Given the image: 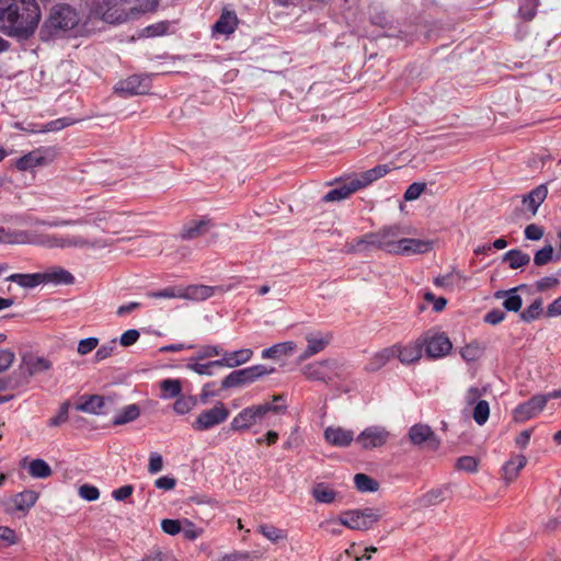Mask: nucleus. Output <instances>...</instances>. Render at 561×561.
I'll use <instances>...</instances> for the list:
<instances>
[{
	"label": "nucleus",
	"instance_id": "nucleus-55",
	"mask_svg": "<svg viewBox=\"0 0 561 561\" xmlns=\"http://www.w3.org/2000/svg\"><path fill=\"white\" fill-rule=\"evenodd\" d=\"M25 386V379L20 378L15 371L12 377L0 378V391L12 390Z\"/></svg>",
	"mask_w": 561,
	"mask_h": 561
},
{
	"label": "nucleus",
	"instance_id": "nucleus-29",
	"mask_svg": "<svg viewBox=\"0 0 561 561\" xmlns=\"http://www.w3.org/2000/svg\"><path fill=\"white\" fill-rule=\"evenodd\" d=\"M359 184H357L355 182V180H352L350 181L348 183L346 184H343L339 187H335L331 191H329L324 196H323V201L327 202V203H330V202H339V201H342V199H345L347 198L352 193L356 192L357 190H359L358 187Z\"/></svg>",
	"mask_w": 561,
	"mask_h": 561
},
{
	"label": "nucleus",
	"instance_id": "nucleus-5",
	"mask_svg": "<svg viewBox=\"0 0 561 561\" xmlns=\"http://www.w3.org/2000/svg\"><path fill=\"white\" fill-rule=\"evenodd\" d=\"M381 516L379 508L350 510L341 515L340 523L350 529L366 531L373 528Z\"/></svg>",
	"mask_w": 561,
	"mask_h": 561
},
{
	"label": "nucleus",
	"instance_id": "nucleus-58",
	"mask_svg": "<svg viewBox=\"0 0 561 561\" xmlns=\"http://www.w3.org/2000/svg\"><path fill=\"white\" fill-rule=\"evenodd\" d=\"M343 526L340 523V519L336 520L334 518L325 519L319 524V527L324 529L328 534L332 536H341L343 530L341 528Z\"/></svg>",
	"mask_w": 561,
	"mask_h": 561
},
{
	"label": "nucleus",
	"instance_id": "nucleus-18",
	"mask_svg": "<svg viewBox=\"0 0 561 561\" xmlns=\"http://www.w3.org/2000/svg\"><path fill=\"white\" fill-rule=\"evenodd\" d=\"M221 286H207V285H190L182 288V299L203 301L213 297L216 293H224Z\"/></svg>",
	"mask_w": 561,
	"mask_h": 561
},
{
	"label": "nucleus",
	"instance_id": "nucleus-35",
	"mask_svg": "<svg viewBox=\"0 0 561 561\" xmlns=\"http://www.w3.org/2000/svg\"><path fill=\"white\" fill-rule=\"evenodd\" d=\"M7 280L13 282L23 288H34L44 283V277H42L41 273L12 274L7 277Z\"/></svg>",
	"mask_w": 561,
	"mask_h": 561
},
{
	"label": "nucleus",
	"instance_id": "nucleus-50",
	"mask_svg": "<svg viewBox=\"0 0 561 561\" xmlns=\"http://www.w3.org/2000/svg\"><path fill=\"white\" fill-rule=\"evenodd\" d=\"M112 219V216H107L105 213L99 214L95 217H88L84 220H65L60 222L49 224L50 226H59V225H76V224H93L96 227H101L103 224L107 222Z\"/></svg>",
	"mask_w": 561,
	"mask_h": 561
},
{
	"label": "nucleus",
	"instance_id": "nucleus-46",
	"mask_svg": "<svg viewBox=\"0 0 561 561\" xmlns=\"http://www.w3.org/2000/svg\"><path fill=\"white\" fill-rule=\"evenodd\" d=\"M197 404V399L193 396H179L173 404V411L179 415L188 413Z\"/></svg>",
	"mask_w": 561,
	"mask_h": 561
},
{
	"label": "nucleus",
	"instance_id": "nucleus-48",
	"mask_svg": "<svg viewBox=\"0 0 561 561\" xmlns=\"http://www.w3.org/2000/svg\"><path fill=\"white\" fill-rule=\"evenodd\" d=\"M140 414V410L137 404H129L125 407L118 415L114 419L113 423L115 425L126 424L136 420Z\"/></svg>",
	"mask_w": 561,
	"mask_h": 561
},
{
	"label": "nucleus",
	"instance_id": "nucleus-63",
	"mask_svg": "<svg viewBox=\"0 0 561 561\" xmlns=\"http://www.w3.org/2000/svg\"><path fill=\"white\" fill-rule=\"evenodd\" d=\"M15 359L13 351L8 348L0 350V373L9 369Z\"/></svg>",
	"mask_w": 561,
	"mask_h": 561
},
{
	"label": "nucleus",
	"instance_id": "nucleus-10",
	"mask_svg": "<svg viewBox=\"0 0 561 561\" xmlns=\"http://www.w3.org/2000/svg\"><path fill=\"white\" fill-rule=\"evenodd\" d=\"M337 368L335 360L323 359L305 365L301 373L308 380L329 382L337 375Z\"/></svg>",
	"mask_w": 561,
	"mask_h": 561
},
{
	"label": "nucleus",
	"instance_id": "nucleus-45",
	"mask_svg": "<svg viewBox=\"0 0 561 561\" xmlns=\"http://www.w3.org/2000/svg\"><path fill=\"white\" fill-rule=\"evenodd\" d=\"M376 238L375 233H367L356 240L350 245V251L352 252H359V251H366L370 249H377L376 244Z\"/></svg>",
	"mask_w": 561,
	"mask_h": 561
},
{
	"label": "nucleus",
	"instance_id": "nucleus-44",
	"mask_svg": "<svg viewBox=\"0 0 561 561\" xmlns=\"http://www.w3.org/2000/svg\"><path fill=\"white\" fill-rule=\"evenodd\" d=\"M257 531L262 534L267 540L276 543L286 539V531L273 525L262 524L257 527Z\"/></svg>",
	"mask_w": 561,
	"mask_h": 561
},
{
	"label": "nucleus",
	"instance_id": "nucleus-32",
	"mask_svg": "<svg viewBox=\"0 0 561 561\" xmlns=\"http://www.w3.org/2000/svg\"><path fill=\"white\" fill-rule=\"evenodd\" d=\"M389 172V168L386 164L377 165L370 170L363 172L358 178L354 179L359 188L365 187L374 181L385 176Z\"/></svg>",
	"mask_w": 561,
	"mask_h": 561
},
{
	"label": "nucleus",
	"instance_id": "nucleus-9",
	"mask_svg": "<svg viewBox=\"0 0 561 561\" xmlns=\"http://www.w3.org/2000/svg\"><path fill=\"white\" fill-rule=\"evenodd\" d=\"M53 367V363L44 356L27 352L21 356V363L16 370L20 378L25 379V385L34 375L43 374Z\"/></svg>",
	"mask_w": 561,
	"mask_h": 561
},
{
	"label": "nucleus",
	"instance_id": "nucleus-27",
	"mask_svg": "<svg viewBox=\"0 0 561 561\" xmlns=\"http://www.w3.org/2000/svg\"><path fill=\"white\" fill-rule=\"evenodd\" d=\"M105 405V400L103 397L93 394L89 397H81L80 401L76 404V409L78 411L89 413V414H101L103 413V408Z\"/></svg>",
	"mask_w": 561,
	"mask_h": 561
},
{
	"label": "nucleus",
	"instance_id": "nucleus-16",
	"mask_svg": "<svg viewBox=\"0 0 561 561\" xmlns=\"http://www.w3.org/2000/svg\"><path fill=\"white\" fill-rule=\"evenodd\" d=\"M433 243L428 240L402 238L399 240L396 254L412 255L423 254L432 250Z\"/></svg>",
	"mask_w": 561,
	"mask_h": 561
},
{
	"label": "nucleus",
	"instance_id": "nucleus-49",
	"mask_svg": "<svg viewBox=\"0 0 561 561\" xmlns=\"http://www.w3.org/2000/svg\"><path fill=\"white\" fill-rule=\"evenodd\" d=\"M490 416V405L485 400H479L472 411V417L478 425H484Z\"/></svg>",
	"mask_w": 561,
	"mask_h": 561
},
{
	"label": "nucleus",
	"instance_id": "nucleus-34",
	"mask_svg": "<svg viewBox=\"0 0 561 561\" xmlns=\"http://www.w3.org/2000/svg\"><path fill=\"white\" fill-rule=\"evenodd\" d=\"M41 274L42 277H44L43 284H72L75 279L72 274L62 267H54L53 270Z\"/></svg>",
	"mask_w": 561,
	"mask_h": 561
},
{
	"label": "nucleus",
	"instance_id": "nucleus-11",
	"mask_svg": "<svg viewBox=\"0 0 561 561\" xmlns=\"http://www.w3.org/2000/svg\"><path fill=\"white\" fill-rule=\"evenodd\" d=\"M57 151L53 147H42L21 157L15 165L21 171L31 170L35 167L47 165L55 160Z\"/></svg>",
	"mask_w": 561,
	"mask_h": 561
},
{
	"label": "nucleus",
	"instance_id": "nucleus-4",
	"mask_svg": "<svg viewBox=\"0 0 561 561\" xmlns=\"http://www.w3.org/2000/svg\"><path fill=\"white\" fill-rule=\"evenodd\" d=\"M79 23L78 13L67 4H58L50 9L48 16L44 21L39 37L42 41H50L62 37Z\"/></svg>",
	"mask_w": 561,
	"mask_h": 561
},
{
	"label": "nucleus",
	"instance_id": "nucleus-15",
	"mask_svg": "<svg viewBox=\"0 0 561 561\" xmlns=\"http://www.w3.org/2000/svg\"><path fill=\"white\" fill-rule=\"evenodd\" d=\"M278 402H285L284 394H275L273 396L272 402H264L256 405L248 407L249 412L252 415V420L256 424L261 421L267 413H282L287 409L286 404H278Z\"/></svg>",
	"mask_w": 561,
	"mask_h": 561
},
{
	"label": "nucleus",
	"instance_id": "nucleus-38",
	"mask_svg": "<svg viewBox=\"0 0 561 561\" xmlns=\"http://www.w3.org/2000/svg\"><path fill=\"white\" fill-rule=\"evenodd\" d=\"M517 288H513L506 291H497L495 294L496 298L505 297L503 301V307L507 311L517 312L522 308L523 300L522 297L516 294Z\"/></svg>",
	"mask_w": 561,
	"mask_h": 561
},
{
	"label": "nucleus",
	"instance_id": "nucleus-61",
	"mask_svg": "<svg viewBox=\"0 0 561 561\" xmlns=\"http://www.w3.org/2000/svg\"><path fill=\"white\" fill-rule=\"evenodd\" d=\"M80 497L85 501L92 502L96 501L100 497V491L96 486L90 484H83L79 488L78 491Z\"/></svg>",
	"mask_w": 561,
	"mask_h": 561
},
{
	"label": "nucleus",
	"instance_id": "nucleus-30",
	"mask_svg": "<svg viewBox=\"0 0 561 561\" xmlns=\"http://www.w3.org/2000/svg\"><path fill=\"white\" fill-rule=\"evenodd\" d=\"M332 334L331 333H309L306 335L307 347L309 348V353H313L314 355L322 352L331 342Z\"/></svg>",
	"mask_w": 561,
	"mask_h": 561
},
{
	"label": "nucleus",
	"instance_id": "nucleus-8",
	"mask_svg": "<svg viewBox=\"0 0 561 561\" xmlns=\"http://www.w3.org/2000/svg\"><path fill=\"white\" fill-rule=\"evenodd\" d=\"M275 371L274 368H266L263 365H254L243 369L234 370L230 373L221 382L224 389L238 387L244 383L255 381L257 378L270 375Z\"/></svg>",
	"mask_w": 561,
	"mask_h": 561
},
{
	"label": "nucleus",
	"instance_id": "nucleus-14",
	"mask_svg": "<svg viewBox=\"0 0 561 561\" xmlns=\"http://www.w3.org/2000/svg\"><path fill=\"white\" fill-rule=\"evenodd\" d=\"M150 88V78L147 76L134 75L117 82L115 92L125 95L145 94Z\"/></svg>",
	"mask_w": 561,
	"mask_h": 561
},
{
	"label": "nucleus",
	"instance_id": "nucleus-54",
	"mask_svg": "<svg viewBox=\"0 0 561 561\" xmlns=\"http://www.w3.org/2000/svg\"><path fill=\"white\" fill-rule=\"evenodd\" d=\"M70 403L68 401L64 402L56 416L51 417L48 421V425L51 427H58L62 424H65L68 421V411H69Z\"/></svg>",
	"mask_w": 561,
	"mask_h": 561
},
{
	"label": "nucleus",
	"instance_id": "nucleus-41",
	"mask_svg": "<svg viewBox=\"0 0 561 561\" xmlns=\"http://www.w3.org/2000/svg\"><path fill=\"white\" fill-rule=\"evenodd\" d=\"M28 473L36 479H46L51 476L50 466L43 459H34L28 465Z\"/></svg>",
	"mask_w": 561,
	"mask_h": 561
},
{
	"label": "nucleus",
	"instance_id": "nucleus-51",
	"mask_svg": "<svg viewBox=\"0 0 561 561\" xmlns=\"http://www.w3.org/2000/svg\"><path fill=\"white\" fill-rule=\"evenodd\" d=\"M542 312V300L535 299L531 305L520 313V319L525 322H531L539 318Z\"/></svg>",
	"mask_w": 561,
	"mask_h": 561
},
{
	"label": "nucleus",
	"instance_id": "nucleus-13",
	"mask_svg": "<svg viewBox=\"0 0 561 561\" xmlns=\"http://www.w3.org/2000/svg\"><path fill=\"white\" fill-rule=\"evenodd\" d=\"M546 407V399L541 394L531 397L528 401L520 403L513 411L515 422L523 423L536 416Z\"/></svg>",
	"mask_w": 561,
	"mask_h": 561
},
{
	"label": "nucleus",
	"instance_id": "nucleus-36",
	"mask_svg": "<svg viewBox=\"0 0 561 561\" xmlns=\"http://www.w3.org/2000/svg\"><path fill=\"white\" fill-rule=\"evenodd\" d=\"M526 463L527 459L523 455L512 457L503 467L504 479L513 481Z\"/></svg>",
	"mask_w": 561,
	"mask_h": 561
},
{
	"label": "nucleus",
	"instance_id": "nucleus-60",
	"mask_svg": "<svg viewBox=\"0 0 561 561\" xmlns=\"http://www.w3.org/2000/svg\"><path fill=\"white\" fill-rule=\"evenodd\" d=\"M539 5V0H526L519 8V13L525 20H531Z\"/></svg>",
	"mask_w": 561,
	"mask_h": 561
},
{
	"label": "nucleus",
	"instance_id": "nucleus-52",
	"mask_svg": "<svg viewBox=\"0 0 561 561\" xmlns=\"http://www.w3.org/2000/svg\"><path fill=\"white\" fill-rule=\"evenodd\" d=\"M181 533L185 539L195 540L202 536L203 529L197 528L190 519L184 518Z\"/></svg>",
	"mask_w": 561,
	"mask_h": 561
},
{
	"label": "nucleus",
	"instance_id": "nucleus-2",
	"mask_svg": "<svg viewBox=\"0 0 561 561\" xmlns=\"http://www.w3.org/2000/svg\"><path fill=\"white\" fill-rule=\"evenodd\" d=\"M0 242L4 243H24L33 242L46 247L48 249H68V248H105L111 243L105 239L90 240L82 236H54V234H41L37 240H26V236L23 232H9L3 228H0Z\"/></svg>",
	"mask_w": 561,
	"mask_h": 561
},
{
	"label": "nucleus",
	"instance_id": "nucleus-20",
	"mask_svg": "<svg viewBox=\"0 0 561 561\" xmlns=\"http://www.w3.org/2000/svg\"><path fill=\"white\" fill-rule=\"evenodd\" d=\"M325 440L335 447H347L354 440V432L340 426H329L324 430Z\"/></svg>",
	"mask_w": 561,
	"mask_h": 561
},
{
	"label": "nucleus",
	"instance_id": "nucleus-21",
	"mask_svg": "<svg viewBox=\"0 0 561 561\" xmlns=\"http://www.w3.org/2000/svg\"><path fill=\"white\" fill-rule=\"evenodd\" d=\"M409 437L411 443L414 445L428 443L434 448L438 445V440L436 439L434 432L425 424L413 425L409 431Z\"/></svg>",
	"mask_w": 561,
	"mask_h": 561
},
{
	"label": "nucleus",
	"instance_id": "nucleus-28",
	"mask_svg": "<svg viewBox=\"0 0 561 561\" xmlns=\"http://www.w3.org/2000/svg\"><path fill=\"white\" fill-rule=\"evenodd\" d=\"M238 19L234 12L224 11L217 22L213 26V31L217 34L229 35L234 32Z\"/></svg>",
	"mask_w": 561,
	"mask_h": 561
},
{
	"label": "nucleus",
	"instance_id": "nucleus-25",
	"mask_svg": "<svg viewBox=\"0 0 561 561\" xmlns=\"http://www.w3.org/2000/svg\"><path fill=\"white\" fill-rule=\"evenodd\" d=\"M398 352L397 346H390L382 348L379 352H376L371 355L368 363L366 364L365 369L367 371H377L381 369L386 364L396 356Z\"/></svg>",
	"mask_w": 561,
	"mask_h": 561
},
{
	"label": "nucleus",
	"instance_id": "nucleus-59",
	"mask_svg": "<svg viewBox=\"0 0 561 561\" xmlns=\"http://www.w3.org/2000/svg\"><path fill=\"white\" fill-rule=\"evenodd\" d=\"M99 345V339L98 337H87L83 340H80L78 343L77 352L80 355H87L91 353L93 350H95Z\"/></svg>",
	"mask_w": 561,
	"mask_h": 561
},
{
	"label": "nucleus",
	"instance_id": "nucleus-37",
	"mask_svg": "<svg viewBox=\"0 0 561 561\" xmlns=\"http://www.w3.org/2000/svg\"><path fill=\"white\" fill-rule=\"evenodd\" d=\"M485 346L482 343L478 341H472L466 344L463 347H461L460 356L462 357L463 360L468 363L476 362L483 356Z\"/></svg>",
	"mask_w": 561,
	"mask_h": 561
},
{
	"label": "nucleus",
	"instance_id": "nucleus-40",
	"mask_svg": "<svg viewBox=\"0 0 561 561\" xmlns=\"http://www.w3.org/2000/svg\"><path fill=\"white\" fill-rule=\"evenodd\" d=\"M503 261L507 262L510 267L513 270L523 267L530 262V256L520 250H510L503 255Z\"/></svg>",
	"mask_w": 561,
	"mask_h": 561
},
{
	"label": "nucleus",
	"instance_id": "nucleus-42",
	"mask_svg": "<svg viewBox=\"0 0 561 561\" xmlns=\"http://www.w3.org/2000/svg\"><path fill=\"white\" fill-rule=\"evenodd\" d=\"M336 495L337 493L335 491L323 483H319L312 489V496L319 503H333L336 499Z\"/></svg>",
	"mask_w": 561,
	"mask_h": 561
},
{
	"label": "nucleus",
	"instance_id": "nucleus-57",
	"mask_svg": "<svg viewBox=\"0 0 561 561\" xmlns=\"http://www.w3.org/2000/svg\"><path fill=\"white\" fill-rule=\"evenodd\" d=\"M116 348V340H112L108 343L99 347L95 352L94 358L96 362H102L111 357Z\"/></svg>",
	"mask_w": 561,
	"mask_h": 561
},
{
	"label": "nucleus",
	"instance_id": "nucleus-19",
	"mask_svg": "<svg viewBox=\"0 0 561 561\" xmlns=\"http://www.w3.org/2000/svg\"><path fill=\"white\" fill-rule=\"evenodd\" d=\"M222 358L213 360V364L218 367H229L233 368L240 366L242 364L248 363L253 356V352L250 348H241L234 352H225L222 350Z\"/></svg>",
	"mask_w": 561,
	"mask_h": 561
},
{
	"label": "nucleus",
	"instance_id": "nucleus-47",
	"mask_svg": "<svg viewBox=\"0 0 561 561\" xmlns=\"http://www.w3.org/2000/svg\"><path fill=\"white\" fill-rule=\"evenodd\" d=\"M354 483L356 489L360 492H375L379 488L378 482L365 473L355 474Z\"/></svg>",
	"mask_w": 561,
	"mask_h": 561
},
{
	"label": "nucleus",
	"instance_id": "nucleus-7",
	"mask_svg": "<svg viewBox=\"0 0 561 561\" xmlns=\"http://www.w3.org/2000/svg\"><path fill=\"white\" fill-rule=\"evenodd\" d=\"M229 415L228 408L222 402H217L213 408L202 411L192 423V427L197 432H205L222 424Z\"/></svg>",
	"mask_w": 561,
	"mask_h": 561
},
{
	"label": "nucleus",
	"instance_id": "nucleus-62",
	"mask_svg": "<svg viewBox=\"0 0 561 561\" xmlns=\"http://www.w3.org/2000/svg\"><path fill=\"white\" fill-rule=\"evenodd\" d=\"M0 542L4 547L15 545L18 542L15 531L7 526H0Z\"/></svg>",
	"mask_w": 561,
	"mask_h": 561
},
{
	"label": "nucleus",
	"instance_id": "nucleus-22",
	"mask_svg": "<svg viewBox=\"0 0 561 561\" xmlns=\"http://www.w3.org/2000/svg\"><path fill=\"white\" fill-rule=\"evenodd\" d=\"M38 499V493L33 490H25L15 494L11 503V512H23L26 513L33 507Z\"/></svg>",
	"mask_w": 561,
	"mask_h": 561
},
{
	"label": "nucleus",
	"instance_id": "nucleus-43",
	"mask_svg": "<svg viewBox=\"0 0 561 561\" xmlns=\"http://www.w3.org/2000/svg\"><path fill=\"white\" fill-rule=\"evenodd\" d=\"M160 388L162 390V399L176 398L182 392V383L179 379H164L160 382Z\"/></svg>",
	"mask_w": 561,
	"mask_h": 561
},
{
	"label": "nucleus",
	"instance_id": "nucleus-56",
	"mask_svg": "<svg viewBox=\"0 0 561 561\" xmlns=\"http://www.w3.org/2000/svg\"><path fill=\"white\" fill-rule=\"evenodd\" d=\"M183 520L165 518L161 520V529L163 533L175 536L182 530Z\"/></svg>",
	"mask_w": 561,
	"mask_h": 561
},
{
	"label": "nucleus",
	"instance_id": "nucleus-1",
	"mask_svg": "<svg viewBox=\"0 0 561 561\" xmlns=\"http://www.w3.org/2000/svg\"><path fill=\"white\" fill-rule=\"evenodd\" d=\"M41 10L36 0H0V32L30 38L38 26Z\"/></svg>",
	"mask_w": 561,
	"mask_h": 561
},
{
	"label": "nucleus",
	"instance_id": "nucleus-23",
	"mask_svg": "<svg viewBox=\"0 0 561 561\" xmlns=\"http://www.w3.org/2000/svg\"><path fill=\"white\" fill-rule=\"evenodd\" d=\"M547 195L548 187L545 184H541L530 191L527 195H524L522 202L526 206L527 210L531 213V216H535L539 206L547 198Z\"/></svg>",
	"mask_w": 561,
	"mask_h": 561
},
{
	"label": "nucleus",
	"instance_id": "nucleus-26",
	"mask_svg": "<svg viewBox=\"0 0 561 561\" xmlns=\"http://www.w3.org/2000/svg\"><path fill=\"white\" fill-rule=\"evenodd\" d=\"M211 227L210 219L192 220L181 230L182 239L192 240L205 234Z\"/></svg>",
	"mask_w": 561,
	"mask_h": 561
},
{
	"label": "nucleus",
	"instance_id": "nucleus-39",
	"mask_svg": "<svg viewBox=\"0 0 561 561\" xmlns=\"http://www.w3.org/2000/svg\"><path fill=\"white\" fill-rule=\"evenodd\" d=\"M253 425H255L252 420V415L249 412L248 408L241 410L231 421L230 427L234 432H242L250 430Z\"/></svg>",
	"mask_w": 561,
	"mask_h": 561
},
{
	"label": "nucleus",
	"instance_id": "nucleus-64",
	"mask_svg": "<svg viewBox=\"0 0 561 561\" xmlns=\"http://www.w3.org/2000/svg\"><path fill=\"white\" fill-rule=\"evenodd\" d=\"M139 337H140L139 331L136 329H130V330L125 331L121 335L119 343L122 346L128 347V346L134 345L139 340Z\"/></svg>",
	"mask_w": 561,
	"mask_h": 561
},
{
	"label": "nucleus",
	"instance_id": "nucleus-3",
	"mask_svg": "<svg viewBox=\"0 0 561 561\" xmlns=\"http://www.w3.org/2000/svg\"><path fill=\"white\" fill-rule=\"evenodd\" d=\"M159 0H101L95 13L107 23H123L156 10Z\"/></svg>",
	"mask_w": 561,
	"mask_h": 561
},
{
	"label": "nucleus",
	"instance_id": "nucleus-33",
	"mask_svg": "<svg viewBox=\"0 0 561 561\" xmlns=\"http://www.w3.org/2000/svg\"><path fill=\"white\" fill-rule=\"evenodd\" d=\"M463 277L459 272L451 271L448 274L439 275L434 279V284L446 290H454L460 288L462 285Z\"/></svg>",
	"mask_w": 561,
	"mask_h": 561
},
{
	"label": "nucleus",
	"instance_id": "nucleus-31",
	"mask_svg": "<svg viewBox=\"0 0 561 561\" xmlns=\"http://www.w3.org/2000/svg\"><path fill=\"white\" fill-rule=\"evenodd\" d=\"M297 348V344L293 341H286L275 344L262 352L263 358H280L283 356L291 355Z\"/></svg>",
	"mask_w": 561,
	"mask_h": 561
},
{
	"label": "nucleus",
	"instance_id": "nucleus-6",
	"mask_svg": "<svg viewBox=\"0 0 561 561\" xmlns=\"http://www.w3.org/2000/svg\"><path fill=\"white\" fill-rule=\"evenodd\" d=\"M420 341L430 358L445 357L453 348L451 341L444 332L427 331L420 337Z\"/></svg>",
	"mask_w": 561,
	"mask_h": 561
},
{
	"label": "nucleus",
	"instance_id": "nucleus-12",
	"mask_svg": "<svg viewBox=\"0 0 561 561\" xmlns=\"http://www.w3.org/2000/svg\"><path fill=\"white\" fill-rule=\"evenodd\" d=\"M390 438V433L382 426H369L359 433L355 438L363 449L369 450L374 448H380L387 444Z\"/></svg>",
	"mask_w": 561,
	"mask_h": 561
},
{
	"label": "nucleus",
	"instance_id": "nucleus-17",
	"mask_svg": "<svg viewBox=\"0 0 561 561\" xmlns=\"http://www.w3.org/2000/svg\"><path fill=\"white\" fill-rule=\"evenodd\" d=\"M376 238L377 249L385 250L388 253L396 254L399 243V228L386 227L377 232H374Z\"/></svg>",
	"mask_w": 561,
	"mask_h": 561
},
{
	"label": "nucleus",
	"instance_id": "nucleus-53",
	"mask_svg": "<svg viewBox=\"0 0 561 561\" xmlns=\"http://www.w3.org/2000/svg\"><path fill=\"white\" fill-rule=\"evenodd\" d=\"M552 255L553 247L548 244L535 253L534 263L537 266L546 265L552 260Z\"/></svg>",
	"mask_w": 561,
	"mask_h": 561
},
{
	"label": "nucleus",
	"instance_id": "nucleus-24",
	"mask_svg": "<svg viewBox=\"0 0 561 561\" xmlns=\"http://www.w3.org/2000/svg\"><path fill=\"white\" fill-rule=\"evenodd\" d=\"M398 347V352L396 356L399 358V360L404 364H413L417 362L422 356V343L420 339H417L414 343H411L405 346L396 345Z\"/></svg>",
	"mask_w": 561,
	"mask_h": 561
}]
</instances>
